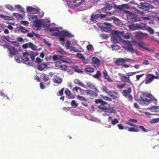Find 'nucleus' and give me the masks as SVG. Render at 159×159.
I'll return each mask as SVG.
<instances>
[{"instance_id": "obj_1", "label": "nucleus", "mask_w": 159, "mask_h": 159, "mask_svg": "<svg viewBox=\"0 0 159 159\" xmlns=\"http://www.w3.org/2000/svg\"><path fill=\"white\" fill-rule=\"evenodd\" d=\"M112 36L111 37V41L113 42L118 43L121 42L124 43L123 47L132 54L135 53L138 55L139 52L136 50L134 49L132 46L129 41L127 40H122L121 37H123L125 39H128L129 38V36L128 34H124L123 32L119 31L117 30L113 31L112 32Z\"/></svg>"}, {"instance_id": "obj_2", "label": "nucleus", "mask_w": 159, "mask_h": 159, "mask_svg": "<svg viewBox=\"0 0 159 159\" xmlns=\"http://www.w3.org/2000/svg\"><path fill=\"white\" fill-rule=\"evenodd\" d=\"M49 31L51 35L58 37L60 43L63 46L65 45V38L66 37H72L74 36L68 32L63 30L61 27L50 28Z\"/></svg>"}, {"instance_id": "obj_3", "label": "nucleus", "mask_w": 159, "mask_h": 159, "mask_svg": "<svg viewBox=\"0 0 159 159\" xmlns=\"http://www.w3.org/2000/svg\"><path fill=\"white\" fill-rule=\"evenodd\" d=\"M85 0H67L68 6L73 9L80 6L84 2Z\"/></svg>"}, {"instance_id": "obj_4", "label": "nucleus", "mask_w": 159, "mask_h": 159, "mask_svg": "<svg viewBox=\"0 0 159 159\" xmlns=\"http://www.w3.org/2000/svg\"><path fill=\"white\" fill-rule=\"evenodd\" d=\"M70 43L68 41L66 43L65 47L66 49H70V51L73 52H83L84 50L81 48L80 46L77 44L76 47H70Z\"/></svg>"}, {"instance_id": "obj_5", "label": "nucleus", "mask_w": 159, "mask_h": 159, "mask_svg": "<svg viewBox=\"0 0 159 159\" xmlns=\"http://www.w3.org/2000/svg\"><path fill=\"white\" fill-rule=\"evenodd\" d=\"M99 109L103 110H108L109 112L112 113L115 111V108L114 107H111L110 105L105 102H104L98 107Z\"/></svg>"}, {"instance_id": "obj_6", "label": "nucleus", "mask_w": 159, "mask_h": 159, "mask_svg": "<svg viewBox=\"0 0 159 159\" xmlns=\"http://www.w3.org/2000/svg\"><path fill=\"white\" fill-rule=\"evenodd\" d=\"M151 95L149 94H147L146 93H142L140 95V98L142 99L143 103V104L141 102H140V103L142 105H148L149 103V101L151 99Z\"/></svg>"}, {"instance_id": "obj_7", "label": "nucleus", "mask_w": 159, "mask_h": 159, "mask_svg": "<svg viewBox=\"0 0 159 159\" xmlns=\"http://www.w3.org/2000/svg\"><path fill=\"white\" fill-rule=\"evenodd\" d=\"M4 48H7L8 49L10 52L9 56L12 57L14 55H16L17 54H18V52H20L17 49L11 46L7 45L4 46Z\"/></svg>"}, {"instance_id": "obj_8", "label": "nucleus", "mask_w": 159, "mask_h": 159, "mask_svg": "<svg viewBox=\"0 0 159 159\" xmlns=\"http://www.w3.org/2000/svg\"><path fill=\"white\" fill-rule=\"evenodd\" d=\"M133 43L134 44L137 46L141 50L147 51L148 49V48L146 47V44L142 42H133Z\"/></svg>"}, {"instance_id": "obj_9", "label": "nucleus", "mask_w": 159, "mask_h": 159, "mask_svg": "<svg viewBox=\"0 0 159 159\" xmlns=\"http://www.w3.org/2000/svg\"><path fill=\"white\" fill-rule=\"evenodd\" d=\"M26 11L28 14H34L38 13L39 11V9L38 8H34L30 6L27 7Z\"/></svg>"}, {"instance_id": "obj_10", "label": "nucleus", "mask_w": 159, "mask_h": 159, "mask_svg": "<svg viewBox=\"0 0 159 159\" xmlns=\"http://www.w3.org/2000/svg\"><path fill=\"white\" fill-rule=\"evenodd\" d=\"M128 27L130 30H136L139 29L144 30V29H146L145 26H142L139 24L129 25Z\"/></svg>"}, {"instance_id": "obj_11", "label": "nucleus", "mask_w": 159, "mask_h": 159, "mask_svg": "<svg viewBox=\"0 0 159 159\" xmlns=\"http://www.w3.org/2000/svg\"><path fill=\"white\" fill-rule=\"evenodd\" d=\"M132 61H133V60L129 59H124L122 58H120L116 60L115 61V64L117 66H121L125 62H131Z\"/></svg>"}, {"instance_id": "obj_12", "label": "nucleus", "mask_w": 159, "mask_h": 159, "mask_svg": "<svg viewBox=\"0 0 159 159\" xmlns=\"http://www.w3.org/2000/svg\"><path fill=\"white\" fill-rule=\"evenodd\" d=\"M33 25L34 29L36 30H39L40 29V26L42 25V20L38 19L33 21Z\"/></svg>"}, {"instance_id": "obj_13", "label": "nucleus", "mask_w": 159, "mask_h": 159, "mask_svg": "<svg viewBox=\"0 0 159 159\" xmlns=\"http://www.w3.org/2000/svg\"><path fill=\"white\" fill-rule=\"evenodd\" d=\"M140 4L141 5L140 6L139 8L142 9L144 11H147L149 9H152L154 8L152 5L149 4L148 3H141Z\"/></svg>"}, {"instance_id": "obj_14", "label": "nucleus", "mask_w": 159, "mask_h": 159, "mask_svg": "<svg viewBox=\"0 0 159 159\" xmlns=\"http://www.w3.org/2000/svg\"><path fill=\"white\" fill-rule=\"evenodd\" d=\"M29 52H26L22 53V56L21 57L22 61L23 62H27L26 64H30L28 60V57L29 56Z\"/></svg>"}, {"instance_id": "obj_15", "label": "nucleus", "mask_w": 159, "mask_h": 159, "mask_svg": "<svg viewBox=\"0 0 159 159\" xmlns=\"http://www.w3.org/2000/svg\"><path fill=\"white\" fill-rule=\"evenodd\" d=\"M154 79H158V76H155L151 74L148 75L147 77L146 80L145 81V84L151 83Z\"/></svg>"}, {"instance_id": "obj_16", "label": "nucleus", "mask_w": 159, "mask_h": 159, "mask_svg": "<svg viewBox=\"0 0 159 159\" xmlns=\"http://www.w3.org/2000/svg\"><path fill=\"white\" fill-rule=\"evenodd\" d=\"M55 66L58 69H60L64 70H66L67 68L66 65H62L61 62L59 61H57L55 63Z\"/></svg>"}, {"instance_id": "obj_17", "label": "nucleus", "mask_w": 159, "mask_h": 159, "mask_svg": "<svg viewBox=\"0 0 159 159\" xmlns=\"http://www.w3.org/2000/svg\"><path fill=\"white\" fill-rule=\"evenodd\" d=\"M42 25L45 28L48 27L50 25V20L48 18L42 20Z\"/></svg>"}, {"instance_id": "obj_18", "label": "nucleus", "mask_w": 159, "mask_h": 159, "mask_svg": "<svg viewBox=\"0 0 159 159\" xmlns=\"http://www.w3.org/2000/svg\"><path fill=\"white\" fill-rule=\"evenodd\" d=\"M72 90L74 93H76L81 95H83L84 94V90L79 87H75Z\"/></svg>"}, {"instance_id": "obj_19", "label": "nucleus", "mask_w": 159, "mask_h": 159, "mask_svg": "<svg viewBox=\"0 0 159 159\" xmlns=\"http://www.w3.org/2000/svg\"><path fill=\"white\" fill-rule=\"evenodd\" d=\"M92 60V63L93 66L98 67L100 62V61L96 57H93Z\"/></svg>"}, {"instance_id": "obj_20", "label": "nucleus", "mask_w": 159, "mask_h": 159, "mask_svg": "<svg viewBox=\"0 0 159 159\" xmlns=\"http://www.w3.org/2000/svg\"><path fill=\"white\" fill-rule=\"evenodd\" d=\"M126 124L129 125L130 126H133L137 128H138L137 126H136L135 125L130 122H127ZM138 128L141 129L143 132H147V129L142 125H139L138 127Z\"/></svg>"}, {"instance_id": "obj_21", "label": "nucleus", "mask_w": 159, "mask_h": 159, "mask_svg": "<svg viewBox=\"0 0 159 159\" xmlns=\"http://www.w3.org/2000/svg\"><path fill=\"white\" fill-rule=\"evenodd\" d=\"M120 79L122 81L129 83L130 84H132L129 78L125 75H123L121 76Z\"/></svg>"}, {"instance_id": "obj_22", "label": "nucleus", "mask_w": 159, "mask_h": 159, "mask_svg": "<svg viewBox=\"0 0 159 159\" xmlns=\"http://www.w3.org/2000/svg\"><path fill=\"white\" fill-rule=\"evenodd\" d=\"M28 18L30 21H34L38 19V16L34 14H28Z\"/></svg>"}, {"instance_id": "obj_23", "label": "nucleus", "mask_w": 159, "mask_h": 159, "mask_svg": "<svg viewBox=\"0 0 159 159\" xmlns=\"http://www.w3.org/2000/svg\"><path fill=\"white\" fill-rule=\"evenodd\" d=\"M103 74L104 75V78L106 79L108 82H111L113 81V80L110 77L106 70H104L103 71Z\"/></svg>"}, {"instance_id": "obj_24", "label": "nucleus", "mask_w": 159, "mask_h": 159, "mask_svg": "<svg viewBox=\"0 0 159 159\" xmlns=\"http://www.w3.org/2000/svg\"><path fill=\"white\" fill-rule=\"evenodd\" d=\"M74 82L75 84H76L83 88L86 89L87 88L84 84L78 79H75L74 81Z\"/></svg>"}, {"instance_id": "obj_25", "label": "nucleus", "mask_w": 159, "mask_h": 159, "mask_svg": "<svg viewBox=\"0 0 159 159\" xmlns=\"http://www.w3.org/2000/svg\"><path fill=\"white\" fill-rule=\"evenodd\" d=\"M1 40L2 44H0V45H3L4 47V46L7 45H4V44L6 43L7 42H10L9 38L7 36H5L2 37Z\"/></svg>"}, {"instance_id": "obj_26", "label": "nucleus", "mask_w": 159, "mask_h": 159, "mask_svg": "<svg viewBox=\"0 0 159 159\" xmlns=\"http://www.w3.org/2000/svg\"><path fill=\"white\" fill-rule=\"evenodd\" d=\"M86 85L88 87L94 90L96 92H98V89L94 85L91 83L90 82H87V83Z\"/></svg>"}, {"instance_id": "obj_27", "label": "nucleus", "mask_w": 159, "mask_h": 159, "mask_svg": "<svg viewBox=\"0 0 159 159\" xmlns=\"http://www.w3.org/2000/svg\"><path fill=\"white\" fill-rule=\"evenodd\" d=\"M47 63H43L39 65L38 66V69L39 70L42 71L47 67Z\"/></svg>"}, {"instance_id": "obj_28", "label": "nucleus", "mask_w": 159, "mask_h": 159, "mask_svg": "<svg viewBox=\"0 0 159 159\" xmlns=\"http://www.w3.org/2000/svg\"><path fill=\"white\" fill-rule=\"evenodd\" d=\"M151 112H157L159 111V106H154L148 108Z\"/></svg>"}, {"instance_id": "obj_29", "label": "nucleus", "mask_w": 159, "mask_h": 159, "mask_svg": "<svg viewBox=\"0 0 159 159\" xmlns=\"http://www.w3.org/2000/svg\"><path fill=\"white\" fill-rule=\"evenodd\" d=\"M156 15V14L155 13H152L151 15L148 16H143L142 18L145 20H148L152 19V18H155Z\"/></svg>"}, {"instance_id": "obj_30", "label": "nucleus", "mask_w": 159, "mask_h": 159, "mask_svg": "<svg viewBox=\"0 0 159 159\" xmlns=\"http://www.w3.org/2000/svg\"><path fill=\"white\" fill-rule=\"evenodd\" d=\"M16 8L18 9V11L20 12L23 15V16H25V12L24 11V9L21 7V6L19 5H16L15 6Z\"/></svg>"}, {"instance_id": "obj_31", "label": "nucleus", "mask_w": 159, "mask_h": 159, "mask_svg": "<svg viewBox=\"0 0 159 159\" xmlns=\"http://www.w3.org/2000/svg\"><path fill=\"white\" fill-rule=\"evenodd\" d=\"M131 92V88H129L127 90H125L122 92V94L124 96H128Z\"/></svg>"}, {"instance_id": "obj_32", "label": "nucleus", "mask_w": 159, "mask_h": 159, "mask_svg": "<svg viewBox=\"0 0 159 159\" xmlns=\"http://www.w3.org/2000/svg\"><path fill=\"white\" fill-rule=\"evenodd\" d=\"M68 41H69L70 44V47H76L77 45V41L75 39H73L70 41L68 40L66 41V43H67Z\"/></svg>"}, {"instance_id": "obj_33", "label": "nucleus", "mask_w": 159, "mask_h": 159, "mask_svg": "<svg viewBox=\"0 0 159 159\" xmlns=\"http://www.w3.org/2000/svg\"><path fill=\"white\" fill-rule=\"evenodd\" d=\"M15 58L16 61L18 63H20L22 61L21 58L20 57L19 52H18V54L15 55Z\"/></svg>"}, {"instance_id": "obj_34", "label": "nucleus", "mask_w": 159, "mask_h": 159, "mask_svg": "<svg viewBox=\"0 0 159 159\" xmlns=\"http://www.w3.org/2000/svg\"><path fill=\"white\" fill-rule=\"evenodd\" d=\"M65 94L69 98H74V96L71 94L70 91L68 89H66L65 91Z\"/></svg>"}, {"instance_id": "obj_35", "label": "nucleus", "mask_w": 159, "mask_h": 159, "mask_svg": "<svg viewBox=\"0 0 159 159\" xmlns=\"http://www.w3.org/2000/svg\"><path fill=\"white\" fill-rule=\"evenodd\" d=\"M0 17L3 18L6 20H13L14 19L11 16H7L3 15H0Z\"/></svg>"}, {"instance_id": "obj_36", "label": "nucleus", "mask_w": 159, "mask_h": 159, "mask_svg": "<svg viewBox=\"0 0 159 159\" xmlns=\"http://www.w3.org/2000/svg\"><path fill=\"white\" fill-rule=\"evenodd\" d=\"M53 81L55 83H56L58 84H60L62 82V80L60 78L57 77H55L53 79Z\"/></svg>"}, {"instance_id": "obj_37", "label": "nucleus", "mask_w": 159, "mask_h": 159, "mask_svg": "<svg viewBox=\"0 0 159 159\" xmlns=\"http://www.w3.org/2000/svg\"><path fill=\"white\" fill-rule=\"evenodd\" d=\"M85 92L87 95H89L92 96H97V94L96 93L90 90H86L85 91Z\"/></svg>"}, {"instance_id": "obj_38", "label": "nucleus", "mask_w": 159, "mask_h": 159, "mask_svg": "<svg viewBox=\"0 0 159 159\" xmlns=\"http://www.w3.org/2000/svg\"><path fill=\"white\" fill-rule=\"evenodd\" d=\"M41 77L43 80L45 82L49 80L48 75L44 74H42Z\"/></svg>"}, {"instance_id": "obj_39", "label": "nucleus", "mask_w": 159, "mask_h": 159, "mask_svg": "<svg viewBox=\"0 0 159 159\" xmlns=\"http://www.w3.org/2000/svg\"><path fill=\"white\" fill-rule=\"evenodd\" d=\"M29 48H30L32 50H36L37 49V47L33 43L31 42H29Z\"/></svg>"}, {"instance_id": "obj_40", "label": "nucleus", "mask_w": 159, "mask_h": 159, "mask_svg": "<svg viewBox=\"0 0 159 159\" xmlns=\"http://www.w3.org/2000/svg\"><path fill=\"white\" fill-rule=\"evenodd\" d=\"M52 59L54 61L58 60L61 61L62 58L61 56L59 55H54L52 56Z\"/></svg>"}, {"instance_id": "obj_41", "label": "nucleus", "mask_w": 159, "mask_h": 159, "mask_svg": "<svg viewBox=\"0 0 159 159\" xmlns=\"http://www.w3.org/2000/svg\"><path fill=\"white\" fill-rule=\"evenodd\" d=\"M72 69L74 70L75 72L79 73H81L83 72L82 70L78 68V67L76 66H73L72 67Z\"/></svg>"}, {"instance_id": "obj_42", "label": "nucleus", "mask_w": 159, "mask_h": 159, "mask_svg": "<svg viewBox=\"0 0 159 159\" xmlns=\"http://www.w3.org/2000/svg\"><path fill=\"white\" fill-rule=\"evenodd\" d=\"M5 6L7 9L11 11H13L14 9L13 6L9 4H6Z\"/></svg>"}, {"instance_id": "obj_43", "label": "nucleus", "mask_w": 159, "mask_h": 159, "mask_svg": "<svg viewBox=\"0 0 159 159\" xmlns=\"http://www.w3.org/2000/svg\"><path fill=\"white\" fill-rule=\"evenodd\" d=\"M143 26H145L146 27V29L144 30H147L150 34H153L154 30L151 28L149 27H146V25L144 24H143Z\"/></svg>"}, {"instance_id": "obj_44", "label": "nucleus", "mask_w": 159, "mask_h": 159, "mask_svg": "<svg viewBox=\"0 0 159 159\" xmlns=\"http://www.w3.org/2000/svg\"><path fill=\"white\" fill-rule=\"evenodd\" d=\"M112 8V7L110 4H107L105 8H103L102 10L103 11H106L107 10H110Z\"/></svg>"}, {"instance_id": "obj_45", "label": "nucleus", "mask_w": 159, "mask_h": 159, "mask_svg": "<svg viewBox=\"0 0 159 159\" xmlns=\"http://www.w3.org/2000/svg\"><path fill=\"white\" fill-rule=\"evenodd\" d=\"M113 94L111 92V93H110L109 94L114 99H116L119 98V96L118 95V93L116 92H113Z\"/></svg>"}, {"instance_id": "obj_46", "label": "nucleus", "mask_w": 159, "mask_h": 159, "mask_svg": "<svg viewBox=\"0 0 159 159\" xmlns=\"http://www.w3.org/2000/svg\"><path fill=\"white\" fill-rule=\"evenodd\" d=\"M19 29L22 33H26L28 32V30L23 27L20 26L19 27Z\"/></svg>"}, {"instance_id": "obj_47", "label": "nucleus", "mask_w": 159, "mask_h": 159, "mask_svg": "<svg viewBox=\"0 0 159 159\" xmlns=\"http://www.w3.org/2000/svg\"><path fill=\"white\" fill-rule=\"evenodd\" d=\"M99 14H98L92 15L91 17V20L92 21H94L99 17Z\"/></svg>"}, {"instance_id": "obj_48", "label": "nucleus", "mask_w": 159, "mask_h": 159, "mask_svg": "<svg viewBox=\"0 0 159 159\" xmlns=\"http://www.w3.org/2000/svg\"><path fill=\"white\" fill-rule=\"evenodd\" d=\"M101 72L99 71H98L96 73L95 75H93V77L96 79H98L101 76Z\"/></svg>"}, {"instance_id": "obj_49", "label": "nucleus", "mask_w": 159, "mask_h": 159, "mask_svg": "<svg viewBox=\"0 0 159 159\" xmlns=\"http://www.w3.org/2000/svg\"><path fill=\"white\" fill-rule=\"evenodd\" d=\"M12 15L18 19L21 20L22 18V16L17 13H13Z\"/></svg>"}, {"instance_id": "obj_50", "label": "nucleus", "mask_w": 159, "mask_h": 159, "mask_svg": "<svg viewBox=\"0 0 159 159\" xmlns=\"http://www.w3.org/2000/svg\"><path fill=\"white\" fill-rule=\"evenodd\" d=\"M85 70V71L87 72H93L94 71V70L92 67L86 68Z\"/></svg>"}, {"instance_id": "obj_51", "label": "nucleus", "mask_w": 159, "mask_h": 159, "mask_svg": "<svg viewBox=\"0 0 159 159\" xmlns=\"http://www.w3.org/2000/svg\"><path fill=\"white\" fill-rule=\"evenodd\" d=\"M128 131L129 132H138L139 131V129H137L130 127L128 128Z\"/></svg>"}, {"instance_id": "obj_52", "label": "nucleus", "mask_w": 159, "mask_h": 159, "mask_svg": "<svg viewBox=\"0 0 159 159\" xmlns=\"http://www.w3.org/2000/svg\"><path fill=\"white\" fill-rule=\"evenodd\" d=\"M71 104L72 107L75 108L77 107L78 106V104L76 103V101L74 100H73L71 102Z\"/></svg>"}, {"instance_id": "obj_53", "label": "nucleus", "mask_w": 159, "mask_h": 159, "mask_svg": "<svg viewBox=\"0 0 159 159\" xmlns=\"http://www.w3.org/2000/svg\"><path fill=\"white\" fill-rule=\"evenodd\" d=\"M112 18L114 20V22L116 24H118L120 22V20L118 19L115 17H112Z\"/></svg>"}, {"instance_id": "obj_54", "label": "nucleus", "mask_w": 159, "mask_h": 159, "mask_svg": "<svg viewBox=\"0 0 159 159\" xmlns=\"http://www.w3.org/2000/svg\"><path fill=\"white\" fill-rule=\"evenodd\" d=\"M57 51L59 53L62 54L64 55L66 53V52L65 51L61 48L58 49Z\"/></svg>"}, {"instance_id": "obj_55", "label": "nucleus", "mask_w": 159, "mask_h": 159, "mask_svg": "<svg viewBox=\"0 0 159 159\" xmlns=\"http://www.w3.org/2000/svg\"><path fill=\"white\" fill-rule=\"evenodd\" d=\"M77 98L81 101H86V99L84 97L78 95L77 97Z\"/></svg>"}, {"instance_id": "obj_56", "label": "nucleus", "mask_w": 159, "mask_h": 159, "mask_svg": "<svg viewBox=\"0 0 159 159\" xmlns=\"http://www.w3.org/2000/svg\"><path fill=\"white\" fill-rule=\"evenodd\" d=\"M137 73V72H129L127 73V75L128 77H129L131 76L135 75Z\"/></svg>"}, {"instance_id": "obj_57", "label": "nucleus", "mask_w": 159, "mask_h": 159, "mask_svg": "<svg viewBox=\"0 0 159 159\" xmlns=\"http://www.w3.org/2000/svg\"><path fill=\"white\" fill-rule=\"evenodd\" d=\"M113 50H117L120 48V46L117 45H114L111 46Z\"/></svg>"}, {"instance_id": "obj_58", "label": "nucleus", "mask_w": 159, "mask_h": 159, "mask_svg": "<svg viewBox=\"0 0 159 159\" xmlns=\"http://www.w3.org/2000/svg\"><path fill=\"white\" fill-rule=\"evenodd\" d=\"M103 91L105 92L106 93H109V94L111 93V92L109 91L107 89V87L105 86H103Z\"/></svg>"}, {"instance_id": "obj_59", "label": "nucleus", "mask_w": 159, "mask_h": 159, "mask_svg": "<svg viewBox=\"0 0 159 159\" xmlns=\"http://www.w3.org/2000/svg\"><path fill=\"white\" fill-rule=\"evenodd\" d=\"M20 23L24 25L27 26L29 25V23L26 20H22L20 21Z\"/></svg>"}, {"instance_id": "obj_60", "label": "nucleus", "mask_w": 159, "mask_h": 159, "mask_svg": "<svg viewBox=\"0 0 159 159\" xmlns=\"http://www.w3.org/2000/svg\"><path fill=\"white\" fill-rule=\"evenodd\" d=\"M76 56L78 58H80L82 60L85 59V57L80 53H78L76 55Z\"/></svg>"}, {"instance_id": "obj_61", "label": "nucleus", "mask_w": 159, "mask_h": 159, "mask_svg": "<svg viewBox=\"0 0 159 159\" xmlns=\"http://www.w3.org/2000/svg\"><path fill=\"white\" fill-rule=\"evenodd\" d=\"M95 102L96 103H101L102 104L104 102L102 99H98L96 100Z\"/></svg>"}, {"instance_id": "obj_62", "label": "nucleus", "mask_w": 159, "mask_h": 159, "mask_svg": "<svg viewBox=\"0 0 159 159\" xmlns=\"http://www.w3.org/2000/svg\"><path fill=\"white\" fill-rule=\"evenodd\" d=\"M63 62L67 63H70L71 62V60L69 59H66L64 60H63V59H62V60L61 61Z\"/></svg>"}, {"instance_id": "obj_63", "label": "nucleus", "mask_w": 159, "mask_h": 159, "mask_svg": "<svg viewBox=\"0 0 159 159\" xmlns=\"http://www.w3.org/2000/svg\"><path fill=\"white\" fill-rule=\"evenodd\" d=\"M159 122V120H151L150 123L151 124H153L158 123Z\"/></svg>"}, {"instance_id": "obj_64", "label": "nucleus", "mask_w": 159, "mask_h": 159, "mask_svg": "<svg viewBox=\"0 0 159 159\" xmlns=\"http://www.w3.org/2000/svg\"><path fill=\"white\" fill-rule=\"evenodd\" d=\"M29 43H25V44H24L22 45V47L24 48H29Z\"/></svg>"}]
</instances>
